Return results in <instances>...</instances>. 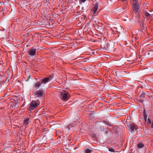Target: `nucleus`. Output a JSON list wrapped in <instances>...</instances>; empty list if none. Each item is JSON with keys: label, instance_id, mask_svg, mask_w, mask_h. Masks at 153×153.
Here are the masks:
<instances>
[{"label": "nucleus", "instance_id": "nucleus-13", "mask_svg": "<svg viewBox=\"0 0 153 153\" xmlns=\"http://www.w3.org/2000/svg\"><path fill=\"white\" fill-rule=\"evenodd\" d=\"M144 146V145L142 143H139L137 145V147L138 148L140 149L143 148Z\"/></svg>", "mask_w": 153, "mask_h": 153}, {"label": "nucleus", "instance_id": "nucleus-4", "mask_svg": "<svg viewBox=\"0 0 153 153\" xmlns=\"http://www.w3.org/2000/svg\"><path fill=\"white\" fill-rule=\"evenodd\" d=\"M132 6L133 10L135 11V12H137L139 8L140 5L139 4H132Z\"/></svg>", "mask_w": 153, "mask_h": 153}, {"label": "nucleus", "instance_id": "nucleus-25", "mask_svg": "<svg viewBox=\"0 0 153 153\" xmlns=\"http://www.w3.org/2000/svg\"><path fill=\"white\" fill-rule=\"evenodd\" d=\"M123 1H126V0H121Z\"/></svg>", "mask_w": 153, "mask_h": 153}, {"label": "nucleus", "instance_id": "nucleus-22", "mask_svg": "<svg viewBox=\"0 0 153 153\" xmlns=\"http://www.w3.org/2000/svg\"><path fill=\"white\" fill-rule=\"evenodd\" d=\"M151 127L153 128V121H152V123H151Z\"/></svg>", "mask_w": 153, "mask_h": 153}, {"label": "nucleus", "instance_id": "nucleus-10", "mask_svg": "<svg viewBox=\"0 0 153 153\" xmlns=\"http://www.w3.org/2000/svg\"><path fill=\"white\" fill-rule=\"evenodd\" d=\"M128 126L131 131H133L134 130L135 127L133 125L131 124H130Z\"/></svg>", "mask_w": 153, "mask_h": 153}, {"label": "nucleus", "instance_id": "nucleus-15", "mask_svg": "<svg viewBox=\"0 0 153 153\" xmlns=\"http://www.w3.org/2000/svg\"><path fill=\"white\" fill-rule=\"evenodd\" d=\"M92 151L91 150L87 149L85 150V153H91L92 152Z\"/></svg>", "mask_w": 153, "mask_h": 153}, {"label": "nucleus", "instance_id": "nucleus-1", "mask_svg": "<svg viewBox=\"0 0 153 153\" xmlns=\"http://www.w3.org/2000/svg\"><path fill=\"white\" fill-rule=\"evenodd\" d=\"M59 96L62 100L66 101L70 98V94L65 90H62L59 92Z\"/></svg>", "mask_w": 153, "mask_h": 153}, {"label": "nucleus", "instance_id": "nucleus-17", "mask_svg": "<svg viewBox=\"0 0 153 153\" xmlns=\"http://www.w3.org/2000/svg\"><path fill=\"white\" fill-rule=\"evenodd\" d=\"M137 3H138V0H132V4Z\"/></svg>", "mask_w": 153, "mask_h": 153}, {"label": "nucleus", "instance_id": "nucleus-14", "mask_svg": "<svg viewBox=\"0 0 153 153\" xmlns=\"http://www.w3.org/2000/svg\"><path fill=\"white\" fill-rule=\"evenodd\" d=\"M75 125L73 123H71L68 126L67 128L69 130H70L71 128L74 127Z\"/></svg>", "mask_w": 153, "mask_h": 153}, {"label": "nucleus", "instance_id": "nucleus-24", "mask_svg": "<svg viewBox=\"0 0 153 153\" xmlns=\"http://www.w3.org/2000/svg\"><path fill=\"white\" fill-rule=\"evenodd\" d=\"M108 132H109V131H105V133L106 134H107Z\"/></svg>", "mask_w": 153, "mask_h": 153}, {"label": "nucleus", "instance_id": "nucleus-6", "mask_svg": "<svg viewBox=\"0 0 153 153\" xmlns=\"http://www.w3.org/2000/svg\"><path fill=\"white\" fill-rule=\"evenodd\" d=\"M51 79L52 78L51 77H46L42 79V82L45 84L48 82L49 81H51Z\"/></svg>", "mask_w": 153, "mask_h": 153}, {"label": "nucleus", "instance_id": "nucleus-19", "mask_svg": "<svg viewBox=\"0 0 153 153\" xmlns=\"http://www.w3.org/2000/svg\"><path fill=\"white\" fill-rule=\"evenodd\" d=\"M108 150L109 151L111 152H115L113 148H109V149Z\"/></svg>", "mask_w": 153, "mask_h": 153}, {"label": "nucleus", "instance_id": "nucleus-21", "mask_svg": "<svg viewBox=\"0 0 153 153\" xmlns=\"http://www.w3.org/2000/svg\"><path fill=\"white\" fill-rule=\"evenodd\" d=\"M86 0H80V1L81 2L84 3V2Z\"/></svg>", "mask_w": 153, "mask_h": 153}, {"label": "nucleus", "instance_id": "nucleus-3", "mask_svg": "<svg viewBox=\"0 0 153 153\" xmlns=\"http://www.w3.org/2000/svg\"><path fill=\"white\" fill-rule=\"evenodd\" d=\"M36 51V48H32L28 50L27 52L30 56H33L35 55Z\"/></svg>", "mask_w": 153, "mask_h": 153}, {"label": "nucleus", "instance_id": "nucleus-5", "mask_svg": "<svg viewBox=\"0 0 153 153\" xmlns=\"http://www.w3.org/2000/svg\"><path fill=\"white\" fill-rule=\"evenodd\" d=\"M98 6L99 3L98 2H97L95 4L94 7L92 10V11L93 13V15H94L95 14L96 11L97 10L98 7Z\"/></svg>", "mask_w": 153, "mask_h": 153}, {"label": "nucleus", "instance_id": "nucleus-20", "mask_svg": "<svg viewBox=\"0 0 153 153\" xmlns=\"http://www.w3.org/2000/svg\"><path fill=\"white\" fill-rule=\"evenodd\" d=\"M84 70L87 72H89L90 71V68L89 67H87V68H85Z\"/></svg>", "mask_w": 153, "mask_h": 153}, {"label": "nucleus", "instance_id": "nucleus-7", "mask_svg": "<svg viewBox=\"0 0 153 153\" xmlns=\"http://www.w3.org/2000/svg\"><path fill=\"white\" fill-rule=\"evenodd\" d=\"M30 120V117H28L24 118L23 121V125H27L29 123V121Z\"/></svg>", "mask_w": 153, "mask_h": 153}, {"label": "nucleus", "instance_id": "nucleus-11", "mask_svg": "<svg viewBox=\"0 0 153 153\" xmlns=\"http://www.w3.org/2000/svg\"><path fill=\"white\" fill-rule=\"evenodd\" d=\"M143 117L144 118V120L146 122L147 120V116L146 114V111L145 109H144L143 111Z\"/></svg>", "mask_w": 153, "mask_h": 153}, {"label": "nucleus", "instance_id": "nucleus-23", "mask_svg": "<svg viewBox=\"0 0 153 153\" xmlns=\"http://www.w3.org/2000/svg\"><path fill=\"white\" fill-rule=\"evenodd\" d=\"M140 101L141 102H143L144 101V100H140Z\"/></svg>", "mask_w": 153, "mask_h": 153}, {"label": "nucleus", "instance_id": "nucleus-16", "mask_svg": "<svg viewBox=\"0 0 153 153\" xmlns=\"http://www.w3.org/2000/svg\"><path fill=\"white\" fill-rule=\"evenodd\" d=\"M146 94L144 93H142L140 96V97L141 98H144L145 97Z\"/></svg>", "mask_w": 153, "mask_h": 153}, {"label": "nucleus", "instance_id": "nucleus-12", "mask_svg": "<svg viewBox=\"0 0 153 153\" xmlns=\"http://www.w3.org/2000/svg\"><path fill=\"white\" fill-rule=\"evenodd\" d=\"M144 16L147 18H149L151 16V15L147 12H145Z\"/></svg>", "mask_w": 153, "mask_h": 153}, {"label": "nucleus", "instance_id": "nucleus-18", "mask_svg": "<svg viewBox=\"0 0 153 153\" xmlns=\"http://www.w3.org/2000/svg\"><path fill=\"white\" fill-rule=\"evenodd\" d=\"M147 121H148L147 124L148 125H149V124H151V123H152V122L150 119L148 118L147 119Z\"/></svg>", "mask_w": 153, "mask_h": 153}, {"label": "nucleus", "instance_id": "nucleus-8", "mask_svg": "<svg viewBox=\"0 0 153 153\" xmlns=\"http://www.w3.org/2000/svg\"><path fill=\"white\" fill-rule=\"evenodd\" d=\"M42 84V82H37L35 84L34 87L35 90L38 89L39 87Z\"/></svg>", "mask_w": 153, "mask_h": 153}, {"label": "nucleus", "instance_id": "nucleus-9", "mask_svg": "<svg viewBox=\"0 0 153 153\" xmlns=\"http://www.w3.org/2000/svg\"><path fill=\"white\" fill-rule=\"evenodd\" d=\"M43 94L42 92L41 91H40L36 92L35 94L38 97H41L42 96Z\"/></svg>", "mask_w": 153, "mask_h": 153}, {"label": "nucleus", "instance_id": "nucleus-2", "mask_svg": "<svg viewBox=\"0 0 153 153\" xmlns=\"http://www.w3.org/2000/svg\"><path fill=\"white\" fill-rule=\"evenodd\" d=\"M39 105L38 100L33 101L30 104L29 110L30 111L33 110L36 108Z\"/></svg>", "mask_w": 153, "mask_h": 153}]
</instances>
